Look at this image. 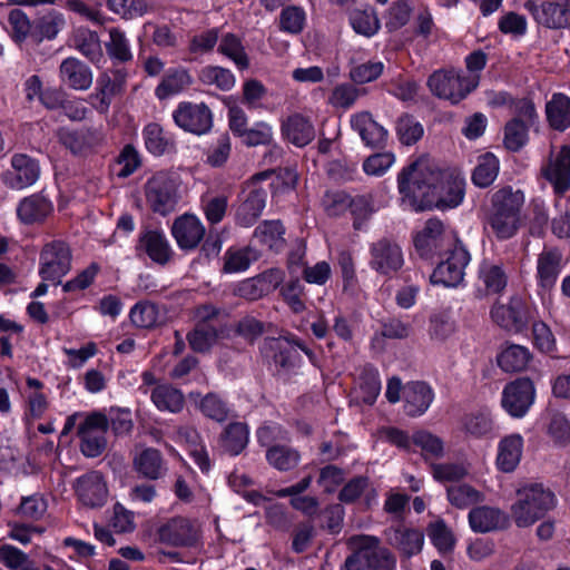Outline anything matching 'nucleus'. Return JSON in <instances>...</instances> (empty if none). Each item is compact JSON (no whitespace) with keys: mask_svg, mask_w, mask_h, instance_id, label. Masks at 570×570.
<instances>
[{"mask_svg":"<svg viewBox=\"0 0 570 570\" xmlns=\"http://www.w3.org/2000/svg\"><path fill=\"white\" fill-rule=\"evenodd\" d=\"M523 444V438L519 433L502 438L498 443L497 468L505 473L513 472L521 461Z\"/></svg>","mask_w":570,"mask_h":570,"instance_id":"412c9836","label":"nucleus"},{"mask_svg":"<svg viewBox=\"0 0 570 570\" xmlns=\"http://www.w3.org/2000/svg\"><path fill=\"white\" fill-rule=\"evenodd\" d=\"M75 491L79 501L90 508L104 505L108 498L106 481L98 471L79 476L75 482Z\"/></svg>","mask_w":570,"mask_h":570,"instance_id":"a211bd4d","label":"nucleus"},{"mask_svg":"<svg viewBox=\"0 0 570 570\" xmlns=\"http://www.w3.org/2000/svg\"><path fill=\"white\" fill-rule=\"evenodd\" d=\"M397 188L415 210L451 209L463 202L465 179L458 171L441 170L426 160H417L399 174Z\"/></svg>","mask_w":570,"mask_h":570,"instance_id":"f257e3e1","label":"nucleus"},{"mask_svg":"<svg viewBox=\"0 0 570 570\" xmlns=\"http://www.w3.org/2000/svg\"><path fill=\"white\" fill-rule=\"evenodd\" d=\"M479 282L488 293L502 292L508 284V276L502 265L484 261L479 267Z\"/></svg>","mask_w":570,"mask_h":570,"instance_id":"c9c22d12","label":"nucleus"},{"mask_svg":"<svg viewBox=\"0 0 570 570\" xmlns=\"http://www.w3.org/2000/svg\"><path fill=\"white\" fill-rule=\"evenodd\" d=\"M535 311L520 296L510 297L508 303H495L491 311V320L501 328L511 333H521L534 318Z\"/></svg>","mask_w":570,"mask_h":570,"instance_id":"39448f33","label":"nucleus"},{"mask_svg":"<svg viewBox=\"0 0 570 570\" xmlns=\"http://www.w3.org/2000/svg\"><path fill=\"white\" fill-rule=\"evenodd\" d=\"M193 83V78L188 70L183 67L170 68L163 76L160 82L155 88V96L159 100H165L177 96Z\"/></svg>","mask_w":570,"mask_h":570,"instance_id":"7c9ffc66","label":"nucleus"},{"mask_svg":"<svg viewBox=\"0 0 570 570\" xmlns=\"http://www.w3.org/2000/svg\"><path fill=\"white\" fill-rule=\"evenodd\" d=\"M246 424L236 422L229 424L222 436V446L232 455L239 454L248 443Z\"/></svg>","mask_w":570,"mask_h":570,"instance_id":"c03bdc74","label":"nucleus"},{"mask_svg":"<svg viewBox=\"0 0 570 570\" xmlns=\"http://www.w3.org/2000/svg\"><path fill=\"white\" fill-rule=\"evenodd\" d=\"M198 533V524L185 518L171 519L160 529L161 539L174 546H193Z\"/></svg>","mask_w":570,"mask_h":570,"instance_id":"4be33fe9","label":"nucleus"},{"mask_svg":"<svg viewBox=\"0 0 570 570\" xmlns=\"http://www.w3.org/2000/svg\"><path fill=\"white\" fill-rule=\"evenodd\" d=\"M469 262V252L461 244H455L448 252L445 259L433 271L431 282L444 287H456L463 282L464 271Z\"/></svg>","mask_w":570,"mask_h":570,"instance_id":"f8f14e48","label":"nucleus"},{"mask_svg":"<svg viewBox=\"0 0 570 570\" xmlns=\"http://www.w3.org/2000/svg\"><path fill=\"white\" fill-rule=\"evenodd\" d=\"M358 98V90L350 83H342L336 86L331 96L330 104L335 108L348 109Z\"/></svg>","mask_w":570,"mask_h":570,"instance_id":"774afa93","label":"nucleus"},{"mask_svg":"<svg viewBox=\"0 0 570 570\" xmlns=\"http://www.w3.org/2000/svg\"><path fill=\"white\" fill-rule=\"evenodd\" d=\"M266 460L278 471H289L298 465L301 455L295 449L275 445L267 450Z\"/></svg>","mask_w":570,"mask_h":570,"instance_id":"a18cd8bd","label":"nucleus"},{"mask_svg":"<svg viewBox=\"0 0 570 570\" xmlns=\"http://www.w3.org/2000/svg\"><path fill=\"white\" fill-rule=\"evenodd\" d=\"M556 505V497L541 484H528L517 491L510 508L511 518L519 528L534 524Z\"/></svg>","mask_w":570,"mask_h":570,"instance_id":"7ed1b4c3","label":"nucleus"},{"mask_svg":"<svg viewBox=\"0 0 570 570\" xmlns=\"http://www.w3.org/2000/svg\"><path fill=\"white\" fill-rule=\"evenodd\" d=\"M284 233L279 220H265L256 227L254 237L268 249L279 252L285 246Z\"/></svg>","mask_w":570,"mask_h":570,"instance_id":"e433bc0d","label":"nucleus"},{"mask_svg":"<svg viewBox=\"0 0 570 570\" xmlns=\"http://www.w3.org/2000/svg\"><path fill=\"white\" fill-rule=\"evenodd\" d=\"M150 400L157 410L168 413H179L185 405L183 392L169 383H159L150 392Z\"/></svg>","mask_w":570,"mask_h":570,"instance_id":"72a5a7b5","label":"nucleus"},{"mask_svg":"<svg viewBox=\"0 0 570 570\" xmlns=\"http://www.w3.org/2000/svg\"><path fill=\"white\" fill-rule=\"evenodd\" d=\"M413 444L421 450L425 461L440 460L445 454L444 442L438 435L426 430H417L412 434Z\"/></svg>","mask_w":570,"mask_h":570,"instance_id":"4c0bfd02","label":"nucleus"},{"mask_svg":"<svg viewBox=\"0 0 570 570\" xmlns=\"http://www.w3.org/2000/svg\"><path fill=\"white\" fill-rule=\"evenodd\" d=\"M257 259V253L250 247H230L224 254L223 272L226 274L243 273Z\"/></svg>","mask_w":570,"mask_h":570,"instance_id":"ea45409f","label":"nucleus"},{"mask_svg":"<svg viewBox=\"0 0 570 570\" xmlns=\"http://www.w3.org/2000/svg\"><path fill=\"white\" fill-rule=\"evenodd\" d=\"M541 174L556 194L562 195L570 189V144L551 146L541 166Z\"/></svg>","mask_w":570,"mask_h":570,"instance_id":"1a4fd4ad","label":"nucleus"},{"mask_svg":"<svg viewBox=\"0 0 570 570\" xmlns=\"http://www.w3.org/2000/svg\"><path fill=\"white\" fill-rule=\"evenodd\" d=\"M428 535L432 544L441 553H448L452 551L455 546V537L452 530L445 524L443 520H438L430 523L428 528Z\"/></svg>","mask_w":570,"mask_h":570,"instance_id":"864d4df0","label":"nucleus"},{"mask_svg":"<svg viewBox=\"0 0 570 570\" xmlns=\"http://www.w3.org/2000/svg\"><path fill=\"white\" fill-rule=\"evenodd\" d=\"M70 267L71 253L63 242L55 240L42 248L39 258V275L42 281L58 284Z\"/></svg>","mask_w":570,"mask_h":570,"instance_id":"9d476101","label":"nucleus"},{"mask_svg":"<svg viewBox=\"0 0 570 570\" xmlns=\"http://www.w3.org/2000/svg\"><path fill=\"white\" fill-rule=\"evenodd\" d=\"M171 235L180 249L190 250L204 238L205 227L196 215L184 214L174 220Z\"/></svg>","mask_w":570,"mask_h":570,"instance_id":"6ab92c4d","label":"nucleus"},{"mask_svg":"<svg viewBox=\"0 0 570 570\" xmlns=\"http://www.w3.org/2000/svg\"><path fill=\"white\" fill-rule=\"evenodd\" d=\"M65 26V16L57 10H50L38 18L33 36L39 42L43 40H53Z\"/></svg>","mask_w":570,"mask_h":570,"instance_id":"58836bf2","label":"nucleus"},{"mask_svg":"<svg viewBox=\"0 0 570 570\" xmlns=\"http://www.w3.org/2000/svg\"><path fill=\"white\" fill-rule=\"evenodd\" d=\"M145 199L148 207L157 214L166 215L177 204V185L169 173L158 171L145 184Z\"/></svg>","mask_w":570,"mask_h":570,"instance_id":"0eeeda50","label":"nucleus"},{"mask_svg":"<svg viewBox=\"0 0 570 570\" xmlns=\"http://www.w3.org/2000/svg\"><path fill=\"white\" fill-rule=\"evenodd\" d=\"M59 76L63 83L75 90H87L92 83V72L90 68L73 57L62 60Z\"/></svg>","mask_w":570,"mask_h":570,"instance_id":"bb28decb","label":"nucleus"},{"mask_svg":"<svg viewBox=\"0 0 570 570\" xmlns=\"http://www.w3.org/2000/svg\"><path fill=\"white\" fill-rule=\"evenodd\" d=\"M132 465L135 471L147 480H158L167 473L161 453L154 448H147L137 453Z\"/></svg>","mask_w":570,"mask_h":570,"instance_id":"c756f323","label":"nucleus"},{"mask_svg":"<svg viewBox=\"0 0 570 570\" xmlns=\"http://www.w3.org/2000/svg\"><path fill=\"white\" fill-rule=\"evenodd\" d=\"M404 409L410 416L424 414L434 400V392L424 382H411L404 386Z\"/></svg>","mask_w":570,"mask_h":570,"instance_id":"b1692460","label":"nucleus"},{"mask_svg":"<svg viewBox=\"0 0 570 570\" xmlns=\"http://www.w3.org/2000/svg\"><path fill=\"white\" fill-rule=\"evenodd\" d=\"M449 502L458 509H466L483 501V494L469 484H458L448 488Z\"/></svg>","mask_w":570,"mask_h":570,"instance_id":"603ef678","label":"nucleus"},{"mask_svg":"<svg viewBox=\"0 0 570 570\" xmlns=\"http://www.w3.org/2000/svg\"><path fill=\"white\" fill-rule=\"evenodd\" d=\"M173 119L179 128L195 135H204L213 126V114L203 102H179L173 111Z\"/></svg>","mask_w":570,"mask_h":570,"instance_id":"ddd939ff","label":"nucleus"},{"mask_svg":"<svg viewBox=\"0 0 570 570\" xmlns=\"http://www.w3.org/2000/svg\"><path fill=\"white\" fill-rule=\"evenodd\" d=\"M136 250L139 256L145 255L161 266L168 264L174 256V249L160 229H147L140 233Z\"/></svg>","mask_w":570,"mask_h":570,"instance_id":"dca6fc26","label":"nucleus"},{"mask_svg":"<svg viewBox=\"0 0 570 570\" xmlns=\"http://www.w3.org/2000/svg\"><path fill=\"white\" fill-rule=\"evenodd\" d=\"M535 395V386L530 379H517L503 387L501 405L510 416L521 419L530 411Z\"/></svg>","mask_w":570,"mask_h":570,"instance_id":"9b49d317","label":"nucleus"},{"mask_svg":"<svg viewBox=\"0 0 570 570\" xmlns=\"http://www.w3.org/2000/svg\"><path fill=\"white\" fill-rule=\"evenodd\" d=\"M347 547L358 559L363 561V563H365L380 547V539L375 535L368 534L352 535L347 540Z\"/></svg>","mask_w":570,"mask_h":570,"instance_id":"13d9d810","label":"nucleus"},{"mask_svg":"<svg viewBox=\"0 0 570 570\" xmlns=\"http://www.w3.org/2000/svg\"><path fill=\"white\" fill-rule=\"evenodd\" d=\"M431 472L438 482H454L466 475V469L460 463H431Z\"/></svg>","mask_w":570,"mask_h":570,"instance_id":"e2e57ef3","label":"nucleus"},{"mask_svg":"<svg viewBox=\"0 0 570 570\" xmlns=\"http://www.w3.org/2000/svg\"><path fill=\"white\" fill-rule=\"evenodd\" d=\"M529 127L519 118H513L505 126L504 145L508 149L517 151L528 141Z\"/></svg>","mask_w":570,"mask_h":570,"instance_id":"4d7b16f0","label":"nucleus"},{"mask_svg":"<svg viewBox=\"0 0 570 570\" xmlns=\"http://www.w3.org/2000/svg\"><path fill=\"white\" fill-rule=\"evenodd\" d=\"M350 122L366 146L374 148L385 142L387 131L372 118L370 112L354 114L351 116Z\"/></svg>","mask_w":570,"mask_h":570,"instance_id":"a878e982","label":"nucleus"},{"mask_svg":"<svg viewBox=\"0 0 570 570\" xmlns=\"http://www.w3.org/2000/svg\"><path fill=\"white\" fill-rule=\"evenodd\" d=\"M53 212L52 203L42 194L24 197L17 207V215L24 224L45 220Z\"/></svg>","mask_w":570,"mask_h":570,"instance_id":"c85d7f7f","label":"nucleus"},{"mask_svg":"<svg viewBox=\"0 0 570 570\" xmlns=\"http://www.w3.org/2000/svg\"><path fill=\"white\" fill-rule=\"evenodd\" d=\"M404 264L400 246L386 239L379 240L371 246L370 266L382 275L396 273Z\"/></svg>","mask_w":570,"mask_h":570,"instance_id":"f3484780","label":"nucleus"},{"mask_svg":"<svg viewBox=\"0 0 570 570\" xmlns=\"http://www.w3.org/2000/svg\"><path fill=\"white\" fill-rule=\"evenodd\" d=\"M129 317L131 323L139 328H151L160 321L158 307L149 302H139L131 307Z\"/></svg>","mask_w":570,"mask_h":570,"instance_id":"8fccbe9b","label":"nucleus"},{"mask_svg":"<svg viewBox=\"0 0 570 570\" xmlns=\"http://www.w3.org/2000/svg\"><path fill=\"white\" fill-rule=\"evenodd\" d=\"M444 225L439 219H430L414 237V246L422 257L434 255L444 244Z\"/></svg>","mask_w":570,"mask_h":570,"instance_id":"5701e85b","label":"nucleus"},{"mask_svg":"<svg viewBox=\"0 0 570 570\" xmlns=\"http://www.w3.org/2000/svg\"><path fill=\"white\" fill-rule=\"evenodd\" d=\"M476 75L461 76L454 70H438L428 80V86L433 95L456 104L464 99L479 85Z\"/></svg>","mask_w":570,"mask_h":570,"instance_id":"20e7f679","label":"nucleus"},{"mask_svg":"<svg viewBox=\"0 0 570 570\" xmlns=\"http://www.w3.org/2000/svg\"><path fill=\"white\" fill-rule=\"evenodd\" d=\"M106 49L108 55L118 61L125 62L132 58L130 43L119 29L114 28L109 31V41L106 43Z\"/></svg>","mask_w":570,"mask_h":570,"instance_id":"6e6d98bb","label":"nucleus"},{"mask_svg":"<svg viewBox=\"0 0 570 570\" xmlns=\"http://www.w3.org/2000/svg\"><path fill=\"white\" fill-rule=\"evenodd\" d=\"M272 175L271 171H262L245 184L242 193V204L236 213L239 225L248 227L262 215L266 205L267 193L261 184L271 178Z\"/></svg>","mask_w":570,"mask_h":570,"instance_id":"423d86ee","label":"nucleus"},{"mask_svg":"<svg viewBox=\"0 0 570 570\" xmlns=\"http://www.w3.org/2000/svg\"><path fill=\"white\" fill-rule=\"evenodd\" d=\"M389 543L402 556L411 558L420 553L424 546V534L419 529L399 527L387 537Z\"/></svg>","mask_w":570,"mask_h":570,"instance_id":"cd10ccee","label":"nucleus"},{"mask_svg":"<svg viewBox=\"0 0 570 570\" xmlns=\"http://www.w3.org/2000/svg\"><path fill=\"white\" fill-rule=\"evenodd\" d=\"M109 426L107 416L102 413H91L78 424L80 450L87 458H97L106 449V433Z\"/></svg>","mask_w":570,"mask_h":570,"instance_id":"6e6552de","label":"nucleus"},{"mask_svg":"<svg viewBox=\"0 0 570 570\" xmlns=\"http://www.w3.org/2000/svg\"><path fill=\"white\" fill-rule=\"evenodd\" d=\"M523 204V193L511 187H503L492 195L487 226L498 239H509L517 234L521 225Z\"/></svg>","mask_w":570,"mask_h":570,"instance_id":"f03ea898","label":"nucleus"},{"mask_svg":"<svg viewBox=\"0 0 570 570\" xmlns=\"http://www.w3.org/2000/svg\"><path fill=\"white\" fill-rule=\"evenodd\" d=\"M9 33L17 43L23 42L31 32V22L28 16L20 9H13L8 17Z\"/></svg>","mask_w":570,"mask_h":570,"instance_id":"bf43d9fd","label":"nucleus"},{"mask_svg":"<svg viewBox=\"0 0 570 570\" xmlns=\"http://www.w3.org/2000/svg\"><path fill=\"white\" fill-rule=\"evenodd\" d=\"M60 142L73 154H83L101 145L102 134L96 128L73 130L62 128L58 132Z\"/></svg>","mask_w":570,"mask_h":570,"instance_id":"aec40b11","label":"nucleus"},{"mask_svg":"<svg viewBox=\"0 0 570 570\" xmlns=\"http://www.w3.org/2000/svg\"><path fill=\"white\" fill-rule=\"evenodd\" d=\"M570 3L544 0L541 3L535 0H527L524 8L533 19L550 29L570 27Z\"/></svg>","mask_w":570,"mask_h":570,"instance_id":"2eb2a0df","label":"nucleus"},{"mask_svg":"<svg viewBox=\"0 0 570 570\" xmlns=\"http://www.w3.org/2000/svg\"><path fill=\"white\" fill-rule=\"evenodd\" d=\"M546 114L549 125L560 131L570 127V98L554 94L547 102Z\"/></svg>","mask_w":570,"mask_h":570,"instance_id":"f704fd0d","label":"nucleus"},{"mask_svg":"<svg viewBox=\"0 0 570 570\" xmlns=\"http://www.w3.org/2000/svg\"><path fill=\"white\" fill-rule=\"evenodd\" d=\"M40 176V167L36 159L24 154H16L11 158V168L2 173V183L16 190L36 184Z\"/></svg>","mask_w":570,"mask_h":570,"instance_id":"4468645a","label":"nucleus"},{"mask_svg":"<svg viewBox=\"0 0 570 570\" xmlns=\"http://www.w3.org/2000/svg\"><path fill=\"white\" fill-rule=\"evenodd\" d=\"M142 136L146 148L155 156L163 155L170 142V139L158 124L147 125L142 130Z\"/></svg>","mask_w":570,"mask_h":570,"instance_id":"5fc2aeb1","label":"nucleus"},{"mask_svg":"<svg viewBox=\"0 0 570 570\" xmlns=\"http://www.w3.org/2000/svg\"><path fill=\"white\" fill-rule=\"evenodd\" d=\"M396 131L399 139L404 145H413L423 136L422 125L411 116H403L397 120Z\"/></svg>","mask_w":570,"mask_h":570,"instance_id":"052dcab7","label":"nucleus"},{"mask_svg":"<svg viewBox=\"0 0 570 570\" xmlns=\"http://www.w3.org/2000/svg\"><path fill=\"white\" fill-rule=\"evenodd\" d=\"M282 132L289 142L297 147L308 145L315 137L314 126L299 114L292 115L282 122Z\"/></svg>","mask_w":570,"mask_h":570,"instance_id":"473e14b6","label":"nucleus"},{"mask_svg":"<svg viewBox=\"0 0 570 570\" xmlns=\"http://www.w3.org/2000/svg\"><path fill=\"white\" fill-rule=\"evenodd\" d=\"M384 65L381 61H366L352 68L350 76L356 83H367L376 80L383 72Z\"/></svg>","mask_w":570,"mask_h":570,"instance_id":"338daca9","label":"nucleus"},{"mask_svg":"<svg viewBox=\"0 0 570 570\" xmlns=\"http://www.w3.org/2000/svg\"><path fill=\"white\" fill-rule=\"evenodd\" d=\"M199 80L208 86H216L227 91L235 86V77L230 70L218 66H206L199 72Z\"/></svg>","mask_w":570,"mask_h":570,"instance_id":"3c124183","label":"nucleus"},{"mask_svg":"<svg viewBox=\"0 0 570 570\" xmlns=\"http://www.w3.org/2000/svg\"><path fill=\"white\" fill-rule=\"evenodd\" d=\"M410 334V326L400 320H391L384 324L380 334H376L372 341V346L376 353L383 350L385 337L402 338Z\"/></svg>","mask_w":570,"mask_h":570,"instance_id":"680f3d73","label":"nucleus"},{"mask_svg":"<svg viewBox=\"0 0 570 570\" xmlns=\"http://www.w3.org/2000/svg\"><path fill=\"white\" fill-rule=\"evenodd\" d=\"M218 51L229 58L236 67L242 70L249 66L248 57L245 52L242 40L233 33H225L222 36L218 45Z\"/></svg>","mask_w":570,"mask_h":570,"instance_id":"49530a36","label":"nucleus"},{"mask_svg":"<svg viewBox=\"0 0 570 570\" xmlns=\"http://www.w3.org/2000/svg\"><path fill=\"white\" fill-rule=\"evenodd\" d=\"M352 198L345 191H327L323 198V206L327 215L338 216L351 209Z\"/></svg>","mask_w":570,"mask_h":570,"instance_id":"69168bd1","label":"nucleus"},{"mask_svg":"<svg viewBox=\"0 0 570 570\" xmlns=\"http://www.w3.org/2000/svg\"><path fill=\"white\" fill-rule=\"evenodd\" d=\"M395 163V156L392 153H380L367 157L363 161V170L368 176L384 175Z\"/></svg>","mask_w":570,"mask_h":570,"instance_id":"0e129e2a","label":"nucleus"},{"mask_svg":"<svg viewBox=\"0 0 570 570\" xmlns=\"http://www.w3.org/2000/svg\"><path fill=\"white\" fill-rule=\"evenodd\" d=\"M350 21L353 30L364 37H372L380 29V20L374 9L370 7L354 10L351 13Z\"/></svg>","mask_w":570,"mask_h":570,"instance_id":"de8ad7c7","label":"nucleus"},{"mask_svg":"<svg viewBox=\"0 0 570 570\" xmlns=\"http://www.w3.org/2000/svg\"><path fill=\"white\" fill-rule=\"evenodd\" d=\"M469 524L473 532L487 533L505 527L507 515L494 507H476L470 510Z\"/></svg>","mask_w":570,"mask_h":570,"instance_id":"393cba45","label":"nucleus"},{"mask_svg":"<svg viewBox=\"0 0 570 570\" xmlns=\"http://www.w3.org/2000/svg\"><path fill=\"white\" fill-rule=\"evenodd\" d=\"M498 174L499 159L488 153L478 158V164L472 173V181L475 186L484 188L495 180Z\"/></svg>","mask_w":570,"mask_h":570,"instance_id":"79ce46f5","label":"nucleus"},{"mask_svg":"<svg viewBox=\"0 0 570 570\" xmlns=\"http://www.w3.org/2000/svg\"><path fill=\"white\" fill-rule=\"evenodd\" d=\"M463 428L475 438L488 436L494 432L495 424L489 410L482 409L464 417Z\"/></svg>","mask_w":570,"mask_h":570,"instance_id":"37998d69","label":"nucleus"},{"mask_svg":"<svg viewBox=\"0 0 570 570\" xmlns=\"http://www.w3.org/2000/svg\"><path fill=\"white\" fill-rule=\"evenodd\" d=\"M562 271V254L558 249H544L537 261V277L543 288L552 287Z\"/></svg>","mask_w":570,"mask_h":570,"instance_id":"2f4dec72","label":"nucleus"},{"mask_svg":"<svg viewBox=\"0 0 570 570\" xmlns=\"http://www.w3.org/2000/svg\"><path fill=\"white\" fill-rule=\"evenodd\" d=\"M77 49L91 61H99L102 57L100 40L95 31L86 28L77 29L75 33Z\"/></svg>","mask_w":570,"mask_h":570,"instance_id":"09e8293b","label":"nucleus"},{"mask_svg":"<svg viewBox=\"0 0 570 570\" xmlns=\"http://www.w3.org/2000/svg\"><path fill=\"white\" fill-rule=\"evenodd\" d=\"M361 495H364L366 507L376 503L377 494L374 489L370 488L366 478H355L346 483L340 492L338 499L344 503H352Z\"/></svg>","mask_w":570,"mask_h":570,"instance_id":"a19ab883","label":"nucleus"}]
</instances>
